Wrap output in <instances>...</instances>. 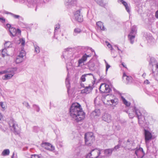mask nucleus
Returning a JSON list of instances; mask_svg holds the SVG:
<instances>
[{
	"mask_svg": "<svg viewBox=\"0 0 158 158\" xmlns=\"http://www.w3.org/2000/svg\"><path fill=\"white\" fill-rule=\"evenodd\" d=\"M0 21L2 23H4L5 22V19L4 18L0 16Z\"/></svg>",
	"mask_w": 158,
	"mask_h": 158,
	"instance_id": "nucleus-51",
	"label": "nucleus"
},
{
	"mask_svg": "<svg viewBox=\"0 0 158 158\" xmlns=\"http://www.w3.org/2000/svg\"><path fill=\"white\" fill-rule=\"evenodd\" d=\"M121 140H122V144L125 145V146L122 147L126 148L128 149L131 148L132 144L130 142L129 139H128L127 141H125L124 139H121Z\"/></svg>",
	"mask_w": 158,
	"mask_h": 158,
	"instance_id": "nucleus-14",
	"label": "nucleus"
},
{
	"mask_svg": "<svg viewBox=\"0 0 158 158\" xmlns=\"http://www.w3.org/2000/svg\"><path fill=\"white\" fill-rule=\"evenodd\" d=\"M112 98V95L108 94L106 95H103L102 99L103 102L105 104L115 106L118 103V99L116 98Z\"/></svg>",
	"mask_w": 158,
	"mask_h": 158,
	"instance_id": "nucleus-4",
	"label": "nucleus"
},
{
	"mask_svg": "<svg viewBox=\"0 0 158 158\" xmlns=\"http://www.w3.org/2000/svg\"><path fill=\"white\" fill-rule=\"evenodd\" d=\"M91 56V55L90 54L88 55L86 53L81 58L78 60V64L77 66H80L81 64L83 63L84 61L86 60L87 57Z\"/></svg>",
	"mask_w": 158,
	"mask_h": 158,
	"instance_id": "nucleus-18",
	"label": "nucleus"
},
{
	"mask_svg": "<svg viewBox=\"0 0 158 158\" xmlns=\"http://www.w3.org/2000/svg\"><path fill=\"white\" fill-rule=\"evenodd\" d=\"M99 90L102 93H109L111 91L109 85L105 83H103L101 85Z\"/></svg>",
	"mask_w": 158,
	"mask_h": 158,
	"instance_id": "nucleus-9",
	"label": "nucleus"
},
{
	"mask_svg": "<svg viewBox=\"0 0 158 158\" xmlns=\"http://www.w3.org/2000/svg\"><path fill=\"white\" fill-rule=\"evenodd\" d=\"M31 158H40V156L37 155H33L31 156Z\"/></svg>",
	"mask_w": 158,
	"mask_h": 158,
	"instance_id": "nucleus-50",
	"label": "nucleus"
},
{
	"mask_svg": "<svg viewBox=\"0 0 158 158\" xmlns=\"http://www.w3.org/2000/svg\"><path fill=\"white\" fill-rule=\"evenodd\" d=\"M155 16L156 18H158V10L156 12Z\"/></svg>",
	"mask_w": 158,
	"mask_h": 158,
	"instance_id": "nucleus-57",
	"label": "nucleus"
},
{
	"mask_svg": "<svg viewBox=\"0 0 158 158\" xmlns=\"http://www.w3.org/2000/svg\"><path fill=\"white\" fill-rule=\"evenodd\" d=\"M0 105L1 106V107L4 109H5L6 108V106L5 105H4L3 103L2 102H0Z\"/></svg>",
	"mask_w": 158,
	"mask_h": 158,
	"instance_id": "nucleus-52",
	"label": "nucleus"
},
{
	"mask_svg": "<svg viewBox=\"0 0 158 158\" xmlns=\"http://www.w3.org/2000/svg\"><path fill=\"white\" fill-rule=\"evenodd\" d=\"M41 146L45 149L52 151L55 150V147L51 144L48 143H44L41 144Z\"/></svg>",
	"mask_w": 158,
	"mask_h": 158,
	"instance_id": "nucleus-12",
	"label": "nucleus"
},
{
	"mask_svg": "<svg viewBox=\"0 0 158 158\" xmlns=\"http://www.w3.org/2000/svg\"><path fill=\"white\" fill-rule=\"evenodd\" d=\"M115 47H116L118 50L119 51H121V52H122V51H121L119 49V48H118V47L117 46H115Z\"/></svg>",
	"mask_w": 158,
	"mask_h": 158,
	"instance_id": "nucleus-60",
	"label": "nucleus"
},
{
	"mask_svg": "<svg viewBox=\"0 0 158 158\" xmlns=\"http://www.w3.org/2000/svg\"><path fill=\"white\" fill-rule=\"evenodd\" d=\"M88 75L91 76L92 77L94 78V76L93 74L91 73L85 74L81 76V81L83 82L85 81V77H87Z\"/></svg>",
	"mask_w": 158,
	"mask_h": 158,
	"instance_id": "nucleus-32",
	"label": "nucleus"
},
{
	"mask_svg": "<svg viewBox=\"0 0 158 158\" xmlns=\"http://www.w3.org/2000/svg\"><path fill=\"white\" fill-rule=\"evenodd\" d=\"M23 104L26 106L27 107V108H30V106L28 103L24 102V103H23Z\"/></svg>",
	"mask_w": 158,
	"mask_h": 158,
	"instance_id": "nucleus-53",
	"label": "nucleus"
},
{
	"mask_svg": "<svg viewBox=\"0 0 158 158\" xmlns=\"http://www.w3.org/2000/svg\"><path fill=\"white\" fill-rule=\"evenodd\" d=\"M118 1L119 2H121L123 5L124 6L127 12L129 13L130 12V9L127 2L123 0H118Z\"/></svg>",
	"mask_w": 158,
	"mask_h": 158,
	"instance_id": "nucleus-26",
	"label": "nucleus"
},
{
	"mask_svg": "<svg viewBox=\"0 0 158 158\" xmlns=\"http://www.w3.org/2000/svg\"><path fill=\"white\" fill-rule=\"evenodd\" d=\"M65 4L68 6L76 5L77 3V0H64Z\"/></svg>",
	"mask_w": 158,
	"mask_h": 158,
	"instance_id": "nucleus-20",
	"label": "nucleus"
},
{
	"mask_svg": "<svg viewBox=\"0 0 158 158\" xmlns=\"http://www.w3.org/2000/svg\"><path fill=\"white\" fill-rule=\"evenodd\" d=\"M100 112L99 109H95L93 111L91 114L94 117L97 116H99L100 115Z\"/></svg>",
	"mask_w": 158,
	"mask_h": 158,
	"instance_id": "nucleus-27",
	"label": "nucleus"
},
{
	"mask_svg": "<svg viewBox=\"0 0 158 158\" xmlns=\"http://www.w3.org/2000/svg\"><path fill=\"white\" fill-rule=\"evenodd\" d=\"M26 55V52L24 50H22L20 52L19 55L18 56L20 57L23 58V57L24 56Z\"/></svg>",
	"mask_w": 158,
	"mask_h": 158,
	"instance_id": "nucleus-39",
	"label": "nucleus"
},
{
	"mask_svg": "<svg viewBox=\"0 0 158 158\" xmlns=\"http://www.w3.org/2000/svg\"><path fill=\"white\" fill-rule=\"evenodd\" d=\"M20 41V43L21 44V45L24 46L25 44V40L24 38H22L21 39L19 40Z\"/></svg>",
	"mask_w": 158,
	"mask_h": 158,
	"instance_id": "nucleus-45",
	"label": "nucleus"
},
{
	"mask_svg": "<svg viewBox=\"0 0 158 158\" xmlns=\"http://www.w3.org/2000/svg\"><path fill=\"white\" fill-rule=\"evenodd\" d=\"M90 49L91 50L92 52H94L95 53L94 50L92 49L91 48H90Z\"/></svg>",
	"mask_w": 158,
	"mask_h": 158,
	"instance_id": "nucleus-61",
	"label": "nucleus"
},
{
	"mask_svg": "<svg viewBox=\"0 0 158 158\" xmlns=\"http://www.w3.org/2000/svg\"><path fill=\"white\" fill-rule=\"evenodd\" d=\"M10 150L9 149L4 150L2 153V155L3 156H6L9 155L10 154Z\"/></svg>",
	"mask_w": 158,
	"mask_h": 158,
	"instance_id": "nucleus-35",
	"label": "nucleus"
},
{
	"mask_svg": "<svg viewBox=\"0 0 158 158\" xmlns=\"http://www.w3.org/2000/svg\"><path fill=\"white\" fill-rule=\"evenodd\" d=\"M122 140H121V139L119 138L118 143V145L115 146L114 148H111L112 149L113 151H117V149H118L120 147H122L125 146V145L123 144H122Z\"/></svg>",
	"mask_w": 158,
	"mask_h": 158,
	"instance_id": "nucleus-19",
	"label": "nucleus"
},
{
	"mask_svg": "<svg viewBox=\"0 0 158 158\" xmlns=\"http://www.w3.org/2000/svg\"><path fill=\"white\" fill-rule=\"evenodd\" d=\"M74 50V49L72 48L65 49L63 52L62 59L64 58L65 61L68 62H72L76 57V56L73 53Z\"/></svg>",
	"mask_w": 158,
	"mask_h": 158,
	"instance_id": "nucleus-3",
	"label": "nucleus"
},
{
	"mask_svg": "<svg viewBox=\"0 0 158 158\" xmlns=\"http://www.w3.org/2000/svg\"><path fill=\"white\" fill-rule=\"evenodd\" d=\"M81 146H79L78 148H77L75 150V153L77 155H78L81 152Z\"/></svg>",
	"mask_w": 158,
	"mask_h": 158,
	"instance_id": "nucleus-40",
	"label": "nucleus"
},
{
	"mask_svg": "<svg viewBox=\"0 0 158 158\" xmlns=\"http://www.w3.org/2000/svg\"><path fill=\"white\" fill-rule=\"evenodd\" d=\"M23 60V58L22 57H20L19 56H18L15 60V62L16 63H19L22 62Z\"/></svg>",
	"mask_w": 158,
	"mask_h": 158,
	"instance_id": "nucleus-36",
	"label": "nucleus"
},
{
	"mask_svg": "<svg viewBox=\"0 0 158 158\" xmlns=\"http://www.w3.org/2000/svg\"><path fill=\"white\" fill-rule=\"evenodd\" d=\"M60 26L59 24H56L55 27V30L54 32V37L56 38V35L57 34V31L60 28Z\"/></svg>",
	"mask_w": 158,
	"mask_h": 158,
	"instance_id": "nucleus-38",
	"label": "nucleus"
},
{
	"mask_svg": "<svg viewBox=\"0 0 158 158\" xmlns=\"http://www.w3.org/2000/svg\"><path fill=\"white\" fill-rule=\"evenodd\" d=\"M5 14H7L10 15L14 19H19L23 20V18L22 17L20 16V15H15L13 13L8 12L6 11L5 12Z\"/></svg>",
	"mask_w": 158,
	"mask_h": 158,
	"instance_id": "nucleus-24",
	"label": "nucleus"
},
{
	"mask_svg": "<svg viewBox=\"0 0 158 158\" xmlns=\"http://www.w3.org/2000/svg\"><path fill=\"white\" fill-rule=\"evenodd\" d=\"M17 70V68L16 67L8 69L6 70V74L3 77V80H9L14 75L15 72Z\"/></svg>",
	"mask_w": 158,
	"mask_h": 158,
	"instance_id": "nucleus-7",
	"label": "nucleus"
},
{
	"mask_svg": "<svg viewBox=\"0 0 158 158\" xmlns=\"http://www.w3.org/2000/svg\"><path fill=\"white\" fill-rule=\"evenodd\" d=\"M27 2L28 6L30 7L34 6L35 5L36 2L35 1H33L32 0H27Z\"/></svg>",
	"mask_w": 158,
	"mask_h": 158,
	"instance_id": "nucleus-30",
	"label": "nucleus"
},
{
	"mask_svg": "<svg viewBox=\"0 0 158 158\" xmlns=\"http://www.w3.org/2000/svg\"><path fill=\"white\" fill-rule=\"evenodd\" d=\"M14 153H13V155H12V156H11V158H13V157H14Z\"/></svg>",
	"mask_w": 158,
	"mask_h": 158,
	"instance_id": "nucleus-64",
	"label": "nucleus"
},
{
	"mask_svg": "<svg viewBox=\"0 0 158 158\" xmlns=\"http://www.w3.org/2000/svg\"><path fill=\"white\" fill-rule=\"evenodd\" d=\"M74 17L75 19L78 22H82L83 20V16L80 13V10L76 11L74 14Z\"/></svg>",
	"mask_w": 158,
	"mask_h": 158,
	"instance_id": "nucleus-10",
	"label": "nucleus"
},
{
	"mask_svg": "<svg viewBox=\"0 0 158 158\" xmlns=\"http://www.w3.org/2000/svg\"><path fill=\"white\" fill-rule=\"evenodd\" d=\"M123 78L124 79H126L127 83L131 81L132 77L130 76H127L124 73L123 74Z\"/></svg>",
	"mask_w": 158,
	"mask_h": 158,
	"instance_id": "nucleus-25",
	"label": "nucleus"
},
{
	"mask_svg": "<svg viewBox=\"0 0 158 158\" xmlns=\"http://www.w3.org/2000/svg\"><path fill=\"white\" fill-rule=\"evenodd\" d=\"M33 106L37 112H39L40 110V108L39 106L35 104H34Z\"/></svg>",
	"mask_w": 158,
	"mask_h": 158,
	"instance_id": "nucleus-43",
	"label": "nucleus"
},
{
	"mask_svg": "<svg viewBox=\"0 0 158 158\" xmlns=\"http://www.w3.org/2000/svg\"><path fill=\"white\" fill-rule=\"evenodd\" d=\"M102 120L104 121L109 123L111 121V116L110 114L105 113L102 117Z\"/></svg>",
	"mask_w": 158,
	"mask_h": 158,
	"instance_id": "nucleus-21",
	"label": "nucleus"
},
{
	"mask_svg": "<svg viewBox=\"0 0 158 158\" xmlns=\"http://www.w3.org/2000/svg\"><path fill=\"white\" fill-rule=\"evenodd\" d=\"M2 56L3 57H4L5 56L8 55L7 53V50L6 48L5 49H3L2 50Z\"/></svg>",
	"mask_w": 158,
	"mask_h": 158,
	"instance_id": "nucleus-41",
	"label": "nucleus"
},
{
	"mask_svg": "<svg viewBox=\"0 0 158 158\" xmlns=\"http://www.w3.org/2000/svg\"><path fill=\"white\" fill-rule=\"evenodd\" d=\"M153 69H152V73L150 75H152L155 77L158 73V64H157L153 65Z\"/></svg>",
	"mask_w": 158,
	"mask_h": 158,
	"instance_id": "nucleus-17",
	"label": "nucleus"
},
{
	"mask_svg": "<svg viewBox=\"0 0 158 158\" xmlns=\"http://www.w3.org/2000/svg\"><path fill=\"white\" fill-rule=\"evenodd\" d=\"M81 32V30L79 28H76L74 30L73 35L74 36L77 35L78 34L80 33Z\"/></svg>",
	"mask_w": 158,
	"mask_h": 158,
	"instance_id": "nucleus-33",
	"label": "nucleus"
},
{
	"mask_svg": "<svg viewBox=\"0 0 158 158\" xmlns=\"http://www.w3.org/2000/svg\"><path fill=\"white\" fill-rule=\"evenodd\" d=\"M101 151H102V153L104 152L105 154V155H102L103 157L105 156H110L111 155L113 151L112 148H110L106 149L105 150H101Z\"/></svg>",
	"mask_w": 158,
	"mask_h": 158,
	"instance_id": "nucleus-16",
	"label": "nucleus"
},
{
	"mask_svg": "<svg viewBox=\"0 0 158 158\" xmlns=\"http://www.w3.org/2000/svg\"><path fill=\"white\" fill-rule=\"evenodd\" d=\"M146 73H144L143 75H142V76L144 77V78H145V77H146Z\"/></svg>",
	"mask_w": 158,
	"mask_h": 158,
	"instance_id": "nucleus-58",
	"label": "nucleus"
},
{
	"mask_svg": "<svg viewBox=\"0 0 158 158\" xmlns=\"http://www.w3.org/2000/svg\"><path fill=\"white\" fill-rule=\"evenodd\" d=\"M88 67L89 70L94 71L95 69L94 64L91 61H90L88 63Z\"/></svg>",
	"mask_w": 158,
	"mask_h": 158,
	"instance_id": "nucleus-28",
	"label": "nucleus"
},
{
	"mask_svg": "<svg viewBox=\"0 0 158 158\" xmlns=\"http://www.w3.org/2000/svg\"><path fill=\"white\" fill-rule=\"evenodd\" d=\"M121 98L123 103L127 107L130 106L131 104L130 102L127 101L122 96H121Z\"/></svg>",
	"mask_w": 158,
	"mask_h": 158,
	"instance_id": "nucleus-29",
	"label": "nucleus"
},
{
	"mask_svg": "<svg viewBox=\"0 0 158 158\" xmlns=\"http://www.w3.org/2000/svg\"><path fill=\"white\" fill-rule=\"evenodd\" d=\"M122 65H123V66L124 67H126V66H125V65H124V63H122Z\"/></svg>",
	"mask_w": 158,
	"mask_h": 158,
	"instance_id": "nucleus-63",
	"label": "nucleus"
},
{
	"mask_svg": "<svg viewBox=\"0 0 158 158\" xmlns=\"http://www.w3.org/2000/svg\"><path fill=\"white\" fill-rule=\"evenodd\" d=\"M69 114L72 119L77 122L81 121L85 117V113L81 105L77 102L72 104L69 109Z\"/></svg>",
	"mask_w": 158,
	"mask_h": 158,
	"instance_id": "nucleus-1",
	"label": "nucleus"
},
{
	"mask_svg": "<svg viewBox=\"0 0 158 158\" xmlns=\"http://www.w3.org/2000/svg\"><path fill=\"white\" fill-rule=\"evenodd\" d=\"M135 36V35L133 34H129L128 35V38L131 44H133L134 43Z\"/></svg>",
	"mask_w": 158,
	"mask_h": 158,
	"instance_id": "nucleus-31",
	"label": "nucleus"
},
{
	"mask_svg": "<svg viewBox=\"0 0 158 158\" xmlns=\"http://www.w3.org/2000/svg\"><path fill=\"white\" fill-rule=\"evenodd\" d=\"M145 83H146H146H147V84H149V81H148V80H147L145 81Z\"/></svg>",
	"mask_w": 158,
	"mask_h": 158,
	"instance_id": "nucleus-59",
	"label": "nucleus"
},
{
	"mask_svg": "<svg viewBox=\"0 0 158 158\" xmlns=\"http://www.w3.org/2000/svg\"><path fill=\"white\" fill-rule=\"evenodd\" d=\"M115 130L118 131L120 129V127L119 125H114L113 127Z\"/></svg>",
	"mask_w": 158,
	"mask_h": 158,
	"instance_id": "nucleus-49",
	"label": "nucleus"
},
{
	"mask_svg": "<svg viewBox=\"0 0 158 158\" xmlns=\"http://www.w3.org/2000/svg\"><path fill=\"white\" fill-rule=\"evenodd\" d=\"M135 154L139 158H142L144 155V153L143 149L142 148H139L135 150Z\"/></svg>",
	"mask_w": 158,
	"mask_h": 158,
	"instance_id": "nucleus-15",
	"label": "nucleus"
},
{
	"mask_svg": "<svg viewBox=\"0 0 158 158\" xmlns=\"http://www.w3.org/2000/svg\"><path fill=\"white\" fill-rule=\"evenodd\" d=\"M144 134L145 142L147 144L148 143L149 141L151 139L152 135L150 132L146 130H144Z\"/></svg>",
	"mask_w": 158,
	"mask_h": 158,
	"instance_id": "nucleus-13",
	"label": "nucleus"
},
{
	"mask_svg": "<svg viewBox=\"0 0 158 158\" xmlns=\"http://www.w3.org/2000/svg\"><path fill=\"white\" fill-rule=\"evenodd\" d=\"M136 33V28L135 26L132 27L131 28V31L129 34L135 35Z\"/></svg>",
	"mask_w": 158,
	"mask_h": 158,
	"instance_id": "nucleus-34",
	"label": "nucleus"
},
{
	"mask_svg": "<svg viewBox=\"0 0 158 158\" xmlns=\"http://www.w3.org/2000/svg\"><path fill=\"white\" fill-rule=\"evenodd\" d=\"M101 149L97 148L93 149L87 154L86 158H102L103 156L101 155Z\"/></svg>",
	"mask_w": 158,
	"mask_h": 158,
	"instance_id": "nucleus-5",
	"label": "nucleus"
},
{
	"mask_svg": "<svg viewBox=\"0 0 158 158\" xmlns=\"http://www.w3.org/2000/svg\"><path fill=\"white\" fill-rule=\"evenodd\" d=\"M85 142L88 146H90L94 141V137L93 133L92 132H88L85 135Z\"/></svg>",
	"mask_w": 158,
	"mask_h": 158,
	"instance_id": "nucleus-8",
	"label": "nucleus"
},
{
	"mask_svg": "<svg viewBox=\"0 0 158 158\" xmlns=\"http://www.w3.org/2000/svg\"><path fill=\"white\" fill-rule=\"evenodd\" d=\"M129 116L131 118H132L134 116V114L133 113H129Z\"/></svg>",
	"mask_w": 158,
	"mask_h": 158,
	"instance_id": "nucleus-54",
	"label": "nucleus"
},
{
	"mask_svg": "<svg viewBox=\"0 0 158 158\" xmlns=\"http://www.w3.org/2000/svg\"><path fill=\"white\" fill-rule=\"evenodd\" d=\"M147 40H148V42L149 43H151L152 42H153L154 39L152 36H149L147 38Z\"/></svg>",
	"mask_w": 158,
	"mask_h": 158,
	"instance_id": "nucleus-42",
	"label": "nucleus"
},
{
	"mask_svg": "<svg viewBox=\"0 0 158 158\" xmlns=\"http://www.w3.org/2000/svg\"><path fill=\"white\" fill-rule=\"evenodd\" d=\"M66 67H67V70L68 71L69 70V69L70 68V67H68L67 65Z\"/></svg>",
	"mask_w": 158,
	"mask_h": 158,
	"instance_id": "nucleus-62",
	"label": "nucleus"
},
{
	"mask_svg": "<svg viewBox=\"0 0 158 158\" xmlns=\"http://www.w3.org/2000/svg\"><path fill=\"white\" fill-rule=\"evenodd\" d=\"M10 128L15 134L18 135L20 133V129L16 122L13 118H11L8 122Z\"/></svg>",
	"mask_w": 158,
	"mask_h": 158,
	"instance_id": "nucleus-6",
	"label": "nucleus"
},
{
	"mask_svg": "<svg viewBox=\"0 0 158 158\" xmlns=\"http://www.w3.org/2000/svg\"><path fill=\"white\" fill-rule=\"evenodd\" d=\"M106 44L109 48H110L111 50H112L113 48L112 46L108 42L106 41Z\"/></svg>",
	"mask_w": 158,
	"mask_h": 158,
	"instance_id": "nucleus-47",
	"label": "nucleus"
},
{
	"mask_svg": "<svg viewBox=\"0 0 158 158\" xmlns=\"http://www.w3.org/2000/svg\"><path fill=\"white\" fill-rule=\"evenodd\" d=\"M133 111H135L138 118L139 123L141 127H145V121L146 119L148 121L149 123H152L151 122L152 119V117L149 116L146 118L148 113L145 111L141 113L139 110L135 107Z\"/></svg>",
	"mask_w": 158,
	"mask_h": 158,
	"instance_id": "nucleus-2",
	"label": "nucleus"
},
{
	"mask_svg": "<svg viewBox=\"0 0 158 158\" xmlns=\"http://www.w3.org/2000/svg\"><path fill=\"white\" fill-rule=\"evenodd\" d=\"M92 89V87L89 85L86 87L84 89L82 90L81 93L82 94H89L91 91Z\"/></svg>",
	"mask_w": 158,
	"mask_h": 158,
	"instance_id": "nucleus-22",
	"label": "nucleus"
},
{
	"mask_svg": "<svg viewBox=\"0 0 158 158\" xmlns=\"http://www.w3.org/2000/svg\"><path fill=\"white\" fill-rule=\"evenodd\" d=\"M65 84L66 85V87L68 88L69 87V81L68 77H67L66 79Z\"/></svg>",
	"mask_w": 158,
	"mask_h": 158,
	"instance_id": "nucleus-44",
	"label": "nucleus"
},
{
	"mask_svg": "<svg viewBox=\"0 0 158 158\" xmlns=\"http://www.w3.org/2000/svg\"><path fill=\"white\" fill-rule=\"evenodd\" d=\"M11 44V43L10 42H6L5 44V46L6 48H8L9 47H11V46H10V45Z\"/></svg>",
	"mask_w": 158,
	"mask_h": 158,
	"instance_id": "nucleus-46",
	"label": "nucleus"
},
{
	"mask_svg": "<svg viewBox=\"0 0 158 158\" xmlns=\"http://www.w3.org/2000/svg\"><path fill=\"white\" fill-rule=\"evenodd\" d=\"M105 63L106 65V72H107L108 69L110 67V66L109 64H108V63L106 62V60H105Z\"/></svg>",
	"mask_w": 158,
	"mask_h": 158,
	"instance_id": "nucleus-48",
	"label": "nucleus"
},
{
	"mask_svg": "<svg viewBox=\"0 0 158 158\" xmlns=\"http://www.w3.org/2000/svg\"><path fill=\"white\" fill-rule=\"evenodd\" d=\"M6 27L7 28L9 29V30H10V28H11V25L9 24H7L6 25Z\"/></svg>",
	"mask_w": 158,
	"mask_h": 158,
	"instance_id": "nucleus-55",
	"label": "nucleus"
},
{
	"mask_svg": "<svg viewBox=\"0 0 158 158\" xmlns=\"http://www.w3.org/2000/svg\"><path fill=\"white\" fill-rule=\"evenodd\" d=\"M35 52L36 53H39L40 52V49L39 47L35 44H34Z\"/></svg>",
	"mask_w": 158,
	"mask_h": 158,
	"instance_id": "nucleus-37",
	"label": "nucleus"
},
{
	"mask_svg": "<svg viewBox=\"0 0 158 158\" xmlns=\"http://www.w3.org/2000/svg\"><path fill=\"white\" fill-rule=\"evenodd\" d=\"M9 31L10 36H15L16 34L18 35H19L21 32V31L19 29H18L17 30L14 27L10 28Z\"/></svg>",
	"mask_w": 158,
	"mask_h": 158,
	"instance_id": "nucleus-11",
	"label": "nucleus"
},
{
	"mask_svg": "<svg viewBox=\"0 0 158 158\" xmlns=\"http://www.w3.org/2000/svg\"><path fill=\"white\" fill-rule=\"evenodd\" d=\"M6 73V70L0 72V74H2Z\"/></svg>",
	"mask_w": 158,
	"mask_h": 158,
	"instance_id": "nucleus-56",
	"label": "nucleus"
},
{
	"mask_svg": "<svg viewBox=\"0 0 158 158\" xmlns=\"http://www.w3.org/2000/svg\"><path fill=\"white\" fill-rule=\"evenodd\" d=\"M96 25L98 30L104 31L105 28L104 27L103 23L101 21H98L96 23Z\"/></svg>",
	"mask_w": 158,
	"mask_h": 158,
	"instance_id": "nucleus-23",
	"label": "nucleus"
}]
</instances>
